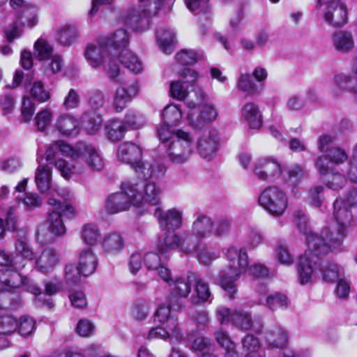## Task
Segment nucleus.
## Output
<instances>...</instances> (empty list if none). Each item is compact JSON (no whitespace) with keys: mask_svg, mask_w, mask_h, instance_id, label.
<instances>
[{"mask_svg":"<svg viewBox=\"0 0 357 357\" xmlns=\"http://www.w3.org/2000/svg\"><path fill=\"white\" fill-rule=\"evenodd\" d=\"M321 176L324 178L326 185L334 190L342 189L347 183L345 176L337 169Z\"/></svg>","mask_w":357,"mask_h":357,"instance_id":"55","label":"nucleus"},{"mask_svg":"<svg viewBox=\"0 0 357 357\" xmlns=\"http://www.w3.org/2000/svg\"><path fill=\"white\" fill-rule=\"evenodd\" d=\"M163 232L158 238V250L162 255H167L171 250L180 248L187 254L192 253V250H187L184 246L187 242V236H180L175 231L176 229H162Z\"/></svg>","mask_w":357,"mask_h":357,"instance_id":"22","label":"nucleus"},{"mask_svg":"<svg viewBox=\"0 0 357 357\" xmlns=\"http://www.w3.org/2000/svg\"><path fill=\"white\" fill-rule=\"evenodd\" d=\"M260 298L259 302L261 305H266L271 311H275L277 310H284L288 306V298L287 297L280 293H275L266 296L268 294L266 287H261L258 290Z\"/></svg>","mask_w":357,"mask_h":357,"instance_id":"31","label":"nucleus"},{"mask_svg":"<svg viewBox=\"0 0 357 357\" xmlns=\"http://www.w3.org/2000/svg\"><path fill=\"white\" fill-rule=\"evenodd\" d=\"M107 137L113 142L121 140L128 131L123 121L118 119L109 120L105 126Z\"/></svg>","mask_w":357,"mask_h":357,"instance_id":"38","label":"nucleus"},{"mask_svg":"<svg viewBox=\"0 0 357 357\" xmlns=\"http://www.w3.org/2000/svg\"><path fill=\"white\" fill-rule=\"evenodd\" d=\"M241 116L251 129H259L262 126V114L258 105L247 102L241 109Z\"/></svg>","mask_w":357,"mask_h":357,"instance_id":"35","label":"nucleus"},{"mask_svg":"<svg viewBox=\"0 0 357 357\" xmlns=\"http://www.w3.org/2000/svg\"><path fill=\"white\" fill-rule=\"evenodd\" d=\"M101 245L104 252L115 255L123 250L125 241L121 233L109 231L104 234Z\"/></svg>","mask_w":357,"mask_h":357,"instance_id":"34","label":"nucleus"},{"mask_svg":"<svg viewBox=\"0 0 357 357\" xmlns=\"http://www.w3.org/2000/svg\"><path fill=\"white\" fill-rule=\"evenodd\" d=\"M98 266V257L91 248H85L79 253L78 266L84 276L93 274Z\"/></svg>","mask_w":357,"mask_h":357,"instance_id":"33","label":"nucleus"},{"mask_svg":"<svg viewBox=\"0 0 357 357\" xmlns=\"http://www.w3.org/2000/svg\"><path fill=\"white\" fill-rule=\"evenodd\" d=\"M215 335L219 345L225 350V357H239L238 352L235 350V343L226 332L220 329L216 331Z\"/></svg>","mask_w":357,"mask_h":357,"instance_id":"51","label":"nucleus"},{"mask_svg":"<svg viewBox=\"0 0 357 357\" xmlns=\"http://www.w3.org/2000/svg\"><path fill=\"white\" fill-rule=\"evenodd\" d=\"M219 146L220 137L218 132L215 130H210L197 139L195 147L202 159L211 161L217 155Z\"/></svg>","mask_w":357,"mask_h":357,"instance_id":"21","label":"nucleus"},{"mask_svg":"<svg viewBox=\"0 0 357 357\" xmlns=\"http://www.w3.org/2000/svg\"><path fill=\"white\" fill-rule=\"evenodd\" d=\"M81 122L87 132L94 134L101 126L102 118L95 111L86 112L82 115Z\"/></svg>","mask_w":357,"mask_h":357,"instance_id":"52","label":"nucleus"},{"mask_svg":"<svg viewBox=\"0 0 357 357\" xmlns=\"http://www.w3.org/2000/svg\"><path fill=\"white\" fill-rule=\"evenodd\" d=\"M82 241L89 246L96 245L100 239V231L98 226L93 223L84 224L80 230Z\"/></svg>","mask_w":357,"mask_h":357,"instance_id":"42","label":"nucleus"},{"mask_svg":"<svg viewBox=\"0 0 357 357\" xmlns=\"http://www.w3.org/2000/svg\"><path fill=\"white\" fill-rule=\"evenodd\" d=\"M191 349L197 352L199 357H202L204 353L206 354L212 351L211 341L208 337H198L193 341Z\"/></svg>","mask_w":357,"mask_h":357,"instance_id":"64","label":"nucleus"},{"mask_svg":"<svg viewBox=\"0 0 357 357\" xmlns=\"http://www.w3.org/2000/svg\"><path fill=\"white\" fill-rule=\"evenodd\" d=\"M105 41L99 39L96 43L89 44L85 51V57L89 65L97 68L103 66L108 78L114 82H119L120 70L116 59L109 54Z\"/></svg>","mask_w":357,"mask_h":357,"instance_id":"10","label":"nucleus"},{"mask_svg":"<svg viewBox=\"0 0 357 357\" xmlns=\"http://www.w3.org/2000/svg\"><path fill=\"white\" fill-rule=\"evenodd\" d=\"M56 129L64 135L76 133L78 128L77 119L71 115L64 114L59 116L56 123Z\"/></svg>","mask_w":357,"mask_h":357,"instance_id":"46","label":"nucleus"},{"mask_svg":"<svg viewBox=\"0 0 357 357\" xmlns=\"http://www.w3.org/2000/svg\"><path fill=\"white\" fill-rule=\"evenodd\" d=\"M3 276L9 277L6 278H0L1 281L5 283L7 287L3 291L8 294L9 295L10 294L8 292L12 290L23 288L26 291L34 295L38 296H42L40 288L37 287L33 280H30L27 277H22L17 272L10 271H6L3 273Z\"/></svg>","mask_w":357,"mask_h":357,"instance_id":"23","label":"nucleus"},{"mask_svg":"<svg viewBox=\"0 0 357 357\" xmlns=\"http://www.w3.org/2000/svg\"><path fill=\"white\" fill-rule=\"evenodd\" d=\"M266 340L272 348H283L287 344L288 337L283 328L274 326L267 331Z\"/></svg>","mask_w":357,"mask_h":357,"instance_id":"39","label":"nucleus"},{"mask_svg":"<svg viewBox=\"0 0 357 357\" xmlns=\"http://www.w3.org/2000/svg\"><path fill=\"white\" fill-rule=\"evenodd\" d=\"M123 122L127 127L131 130H138L143 128L146 122L145 116L139 112L129 109L126 112Z\"/></svg>","mask_w":357,"mask_h":357,"instance_id":"53","label":"nucleus"},{"mask_svg":"<svg viewBox=\"0 0 357 357\" xmlns=\"http://www.w3.org/2000/svg\"><path fill=\"white\" fill-rule=\"evenodd\" d=\"M158 136L165 148L167 158L174 164L186 162L194 153L193 138L188 132L159 127Z\"/></svg>","mask_w":357,"mask_h":357,"instance_id":"3","label":"nucleus"},{"mask_svg":"<svg viewBox=\"0 0 357 357\" xmlns=\"http://www.w3.org/2000/svg\"><path fill=\"white\" fill-rule=\"evenodd\" d=\"M34 56L40 61H47L54 55V47L52 44L44 38H38L34 43Z\"/></svg>","mask_w":357,"mask_h":357,"instance_id":"45","label":"nucleus"},{"mask_svg":"<svg viewBox=\"0 0 357 357\" xmlns=\"http://www.w3.org/2000/svg\"><path fill=\"white\" fill-rule=\"evenodd\" d=\"M16 255L13 257L4 250L0 249V265L10 266L15 269L14 272L18 273L25 266V260H32L33 252L29 248L27 243L22 240H18L15 244Z\"/></svg>","mask_w":357,"mask_h":357,"instance_id":"16","label":"nucleus"},{"mask_svg":"<svg viewBox=\"0 0 357 357\" xmlns=\"http://www.w3.org/2000/svg\"><path fill=\"white\" fill-rule=\"evenodd\" d=\"M79 37V31L74 25L65 24L61 25L57 31L56 38L63 45H70Z\"/></svg>","mask_w":357,"mask_h":357,"instance_id":"44","label":"nucleus"},{"mask_svg":"<svg viewBox=\"0 0 357 357\" xmlns=\"http://www.w3.org/2000/svg\"><path fill=\"white\" fill-rule=\"evenodd\" d=\"M137 190L130 182L121 184V191L110 195L106 201L105 209L111 214L128 210L132 206L138 207L137 203L141 197L136 195Z\"/></svg>","mask_w":357,"mask_h":357,"instance_id":"12","label":"nucleus"},{"mask_svg":"<svg viewBox=\"0 0 357 357\" xmlns=\"http://www.w3.org/2000/svg\"><path fill=\"white\" fill-rule=\"evenodd\" d=\"M149 312L147 303L144 300H137L131 306L130 314L134 319L142 321L147 318Z\"/></svg>","mask_w":357,"mask_h":357,"instance_id":"57","label":"nucleus"},{"mask_svg":"<svg viewBox=\"0 0 357 357\" xmlns=\"http://www.w3.org/2000/svg\"><path fill=\"white\" fill-rule=\"evenodd\" d=\"M155 321L159 326L149 330L147 339H161L167 340L175 339L181 342L183 339L178 318L172 314L170 306L162 304L160 305L154 314Z\"/></svg>","mask_w":357,"mask_h":357,"instance_id":"9","label":"nucleus"},{"mask_svg":"<svg viewBox=\"0 0 357 357\" xmlns=\"http://www.w3.org/2000/svg\"><path fill=\"white\" fill-rule=\"evenodd\" d=\"M232 323L243 331L249 330L259 331L261 326L256 327L254 325L251 314L248 312L235 311L233 312Z\"/></svg>","mask_w":357,"mask_h":357,"instance_id":"41","label":"nucleus"},{"mask_svg":"<svg viewBox=\"0 0 357 357\" xmlns=\"http://www.w3.org/2000/svg\"><path fill=\"white\" fill-rule=\"evenodd\" d=\"M218 116V112L214 106L205 104L199 109V115L194 111L188 114V119L192 127L202 129L205 123L214 121Z\"/></svg>","mask_w":357,"mask_h":357,"instance_id":"30","label":"nucleus"},{"mask_svg":"<svg viewBox=\"0 0 357 357\" xmlns=\"http://www.w3.org/2000/svg\"><path fill=\"white\" fill-rule=\"evenodd\" d=\"M9 294L0 291V334L10 335L16 331L18 326V319L6 308L2 307L6 304L2 299L8 298Z\"/></svg>","mask_w":357,"mask_h":357,"instance_id":"26","label":"nucleus"},{"mask_svg":"<svg viewBox=\"0 0 357 357\" xmlns=\"http://www.w3.org/2000/svg\"><path fill=\"white\" fill-rule=\"evenodd\" d=\"M43 158L50 164H54L66 179H69L74 174L85 173L87 168L100 172L105 166L98 150L84 142L71 146L62 141H56L47 148Z\"/></svg>","mask_w":357,"mask_h":357,"instance_id":"1","label":"nucleus"},{"mask_svg":"<svg viewBox=\"0 0 357 357\" xmlns=\"http://www.w3.org/2000/svg\"><path fill=\"white\" fill-rule=\"evenodd\" d=\"M258 202L266 212L275 218L282 216L289 204L286 192L275 185L266 188L260 193Z\"/></svg>","mask_w":357,"mask_h":357,"instance_id":"11","label":"nucleus"},{"mask_svg":"<svg viewBox=\"0 0 357 357\" xmlns=\"http://www.w3.org/2000/svg\"><path fill=\"white\" fill-rule=\"evenodd\" d=\"M348 159L346 151L337 146L331 149L326 154H322L317 158L315 168L321 176L335 171L336 167L344 163Z\"/></svg>","mask_w":357,"mask_h":357,"instance_id":"18","label":"nucleus"},{"mask_svg":"<svg viewBox=\"0 0 357 357\" xmlns=\"http://www.w3.org/2000/svg\"><path fill=\"white\" fill-rule=\"evenodd\" d=\"M181 116L182 113L180 107L173 104L167 105L164 108L162 113L164 124L160 127H166L172 130H176L173 128V126L180 121Z\"/></svg>","mask_w":357,"mask_h":357,"instance_id":"43","label":"nucleus"},{"mask_svg":"<svg viewBox=\"0 0 357 357\" xmlns=\"http://www.w3.org/2000/svg\"><path fill=\"white\" fill-rule=\"evenodd\" d=\"M293 222L298 232L305 237L307 244V249L301 256L297 264V273L300 274L301 281L305 282L309 280L311 273L310 266L307 264L309 257L324 253L329 248L326 246L321 233L319 235L312 231L308 218L303 211L298 210L294 213Z\"/></svg>","mask_w":357,"mask_h":357,"instance_id":"2","label":"nucleus"},{"mask_svg":"<svg viewBox=\"0 0 357 357\" xmlns=\"http://www.w3.org/2000/svg\"><path fill=\"white\" fill-rule=\"evenodd\" d=\"M227 267L219 273L220 286L231 298L236 292L235 282L245 273L248 266V256L245 248L230 246L226 252Z\"/></svg>","mask_w":357,"mask_h":357,"instance_id":"5","label":"nucleus"},{"mask_svg":"<svg viewBox=\"0 0 357 357\" xmlns=\"http://www.w3.org/2000/svg\"><path fill=\"white\" fill-rule=\"evenodd\" d=\"M183 211L176 208L163 211L160 208L155 209L153 215L158 220L162 229H178L183 225Z\"/></svg>","mask_w":357,"mask_h":357,"instance_id":"24","label":"nucleus"},{"mask_svg":"<svg viewBox=\"0 0 357 357\" xmlns=\"http://www.w3.org/2000/svg\"><path fill=\"white\" fill-rule=\"evenodd\" d=\"M167 255L158 252H148L144 256V264L148 270H158L163 263L167 262Z\"/></svg>","mask_w":357,"mask_h":357,"instance_id":"54","label":"nucleus"},{"mask_svg":"<svg viewBox=\"0 0 357 357\" xmlns=\"http://www.w3.org/2000/svg\"><path fill=\"white\" fill-rule=\"evenodd\" d=\"M134 189L137 190L136 195L141 197L137 206L140 207L147 204L151 206H156L160 202V190L153 182H148L146 184L132 183Z\"/></svg>","mask_w":357,"mask_h":357,"instance_id":"25","label":"nucleus"},{"mask_svg":"<svg viewBox=\"0 0 357 357\" xmlns=\"http://www.w3.org/2000/svg\"><path fill=\"white\" fill-rule=\"evenodd\" d=\"M35 183L40 192H47L51 195L55 192L59 196H64L52 186V168L48 165L39 162L35 173Z\"/></svg>","mask_w":357,"mask_h":357,"instance_id":"27","label":"nucleus"},{"mask_svg":"<svg viewBox=\"0 0 357 357\" xmlns=\"http://www.w3.org/2000/svg\"><path fill=\"white\" fill-rule=\"evenodd\" d=\"M283 166L273 157L258 159L255 165V176L260 181L275 182L282 176Z\"/></svg>","mask_w":357,"mask_h":357,"instance_id":"17","label":"nucleus"},{"mask_svg":"<svg viewBox=\"0 0 357 357\" xmlns=\"http://www.w3.org/2000/svg\"><path fill=\"white\" fill-rule=\"evenodd\" d=\"M316 8L322 10L324 20L333 27L347 22V7L340 0H318Z\"/></svg>","mask_w":357,"mask_h":357,"instance_id":"14","label":"nucleus"},{"mask_svg":"<svg viewBox=\"0 0 357 357\" xmlns=\"http://www.w3.org/2000/svg\"><path fill=\"white\" fill-rule=\"evenodd\" d=\"M204 58V53L199 50L183 49L176 54V61L183 66L192 65Z\"/></svg>","mask_w":357,"mask_h":357,"instance_id":"47","label":"nucleus"},{"mask_svg":"<svg viewBox=\"0 0 357 357\" xmlns=\"http://www.w3.org/2000/svg\"><path fill=\"white\" fill-rule=\"evenodd\" d=\"M199 261L203 264H209L212 261L220 257V252L218 249L206 247L202 242L196 245L195 250Z\"/></svg>","mask_w":357,"mask_h":357,"instance_id":"49","label":"nucleus"},{"mask_svg":"<svg viewBox=\"0 0 357 357\" xmlns=\"http://www.w3.org/2000/svg\"><path fill=\"white\" fill-rule=\"evenodd\" d=\"M122 21L135 31H144L150 25V18L144 15L139 8L137 10L135 8H128L122 17Z\"/></svg>","mask_w":357,"mask_h":357,"instance_id":"28","label":"nucleus"},{"mask_svg":"<svg viewBox=\"0 0 357 357\" xmlns=\"http://www.w3.org/2000/svg\"><path fill=\"white\" fill-rule=\"evenodd\" d=\"M211 233L215 236H224L227 235L231 230V222L228 218H218L212 220Z\"/></svg>","mask_w":357,"mask_h":357,"instance_id":"60","label":"nucleus"},{"mask_svg":"<svg viewBox=\"0 0 357 357\" xmlns=\"http://www.w3.org/2000/svg\"><path fill=\"white\" fill-rule=\"evenodd\" d=\"M335 83L340 88L357 93V79L347 74H338L334 77Z\"/></svg>","mask_w":357,"mask_h":357,"instance_id":"56","label":"nucleus"},{"mask_svg":"<svg viewBox=\"0 0 357 357\" xmlns=\"http://www.w3.org/2000/svg\"><path fill=\"white\" fill-rule=\"evenodd\" d=\"M242 344L243 349L248 351L245 357H262L259 353L261 344L256 337L252 335H246L242 340Z\"/></svg>","mask_w":357,"mask_h":357,"instance_id":"58","label":"nucleus"},{"mask_svg":"<svg viewBox=\"0 0 357 357\" xmlns=\"http://www.w3.org/2000/svg\"><path fill=\"white\" fill-rule=\"evenodd\" d=\"M88 103L94 111L100 109L105 103V93L98 89H93L88 92Z\"/></svg>","mask_w":357,"mask_h":357,"instance_id":"61","label":"nucleus"},{"mask_svg":"<svg viewBox=\"0 0 357 357\" xmlns=\"http://www.w3.org/2000/svg\"><path fill=\"white\" fill-rule=\"evenodd\" d=\"M212 225V219L210 217L202 213L197 214L192 225L191 234H185L187 242L184 246L185 249L193 252L197 245H199L204 239L211 236Z\"/></svg>","mask_w":357,"mask_h":357,"instance_id":"15","label":"nucleus"},{"mask_svg":"<svg viewBox=\"0 0 357 357\" xmlns=\"http://www.w3.org/2000/svg\"><path fill=\"white\" fill-rule=\"evenodd\" d=\"M190 279L192 280L193 284L195 285L196 293L198 298L202 302H211L213 296L208 284L202 280L195 273H191L190 275Z\"/></svg>","mask_w":357,"mask_h":357,"instance_id":"50","label":"nucleus"},{"mask_svg":"<svg viewBox=\"0 0 357 357\" xmlns=\"http://www.w3.org/2000/svg\"><path fill=\"white\" fill-rule=\"evenodd\" d=\"M191 273L189 272L186 276L176 278L169 283L172 298L170 299V304L167 305L170 306V309L173 307L176 310H181L185 307L184 302L181 299L187 298L191 292L193 284L190 279Z\"/></svg>","mask_w":357,"mask_h":357,"instance_id":"20","label":"nucleus"},{"mask_svg":"<svg viewBox=\"0 0 357 357\" xmlns=\"http://www.w3.org/2000/svg\"><path fill=\"white\" fill-rule=\"evenodd\" d=\"M333 216L336 227H324L321 230V236L325 240L328 248L332 252H337L341 250L347 229L351 226L354 218L351 211L341 198H337L333 202Z\"/></svg>","mask_w":357,"mask_h":357,"instance_id":"4","label":"nucleus"},{"mask_svg":"<svg viewBox=\"0 0 357 357\" xmlns=\"http://www.w3.org/2000/svg\"><path fill=\"white\" fill-rule=\"evenodd\" d=\"M175 0H139L138 8L141 13L150 19L162 8H169Z\"/></svg>","mask_w":357,"mask_h":357,"instance_id":"36","label":"nucleus"},{"mask_svg":"<svg viewBox=\"0 0 357 357\" xmlns=\"http://www.w3.org/2000/svg\"><path fill=\"white\" fill-rule=\"evenodd\" d=\"M101 39L105 41V46L109 49V54L123 64L126 68L135 74L142 71L141 61L126 48L129 40L125 29H118L107 38Z\"/></svg>","mask_w":357,"mask_h":357,"instance_id":"6","label":"nucleus"},{"mask_svg":"<svg viewBox=\"0 0 357 357\" xmlns=\"http://www.w3.org/2000/svg\"><path fill=\"white\" fill-rule=\"evenodd\" d=\"M142 149L135 143L127 142L121 144L118 147L119 160L130 165L139 178L148 179L152 176L158 177L160 174H163L164 167H159L158 172H156L151 163L142 160Z\"/></svg>","mask_w":357,"mask_h":357,"instance_id":"8","label":"nucleus"},{"mask_svg":"<svg viewBox=\"0 0 357 357\" xmlns=\"http://www.w3.org/2000/svg\"><path fill=\"white\" fill-rule=\"evenodd\" d=\"M49 209L47 222L48 229L51 234L45 236V228L40 227L38 231L37 238L41 243H48L54 240V236H59L66 233V227L61 215L70 216L74 214L75 208L69 204L61 202L57 198L52 197L48 198Z\"/></svg>","mask_w":357,"mask_h":357,"instance_id":"7","label":"nucleus"},{"mask_svg":"<svg viewBox=\"0 0 357 357\" xmlns=\"http://www.w3.org/2000/svg\"><path fill=\"white\" fill-rule=\"evenodd\" d=\"M17 20L24 26L33 27L38 22V10L32 4L24 7L17 17Z\"/></svg>","mask_w":357,"mask_h":357,"instance_id":"48","label":"nucleus"},{"mask_svg":"<svg viewBox=\"0 0 357 357\" xmlns=\"http://www.w3.org/2000/svg\"><path fill=\"white\" fill-rule=\"evenodd\" d=\"M331 250H327L324 253L316 255L314 257H309L307 264L310 266L311 273L307 282H301L300 274L298 273V281L301 284H305L311 281L314 273H319L322 280L328 282H334L338 280L343 275L344 270L342 267L333 262H328L324 259V257Z\"/></svg>","mask_w":357,"mask_h":357,"instance_id":"13","label":"nucleus"},{"mask_svg":"<svg viewBox=\"0 0 357 357\" xmlns=\"http://www.w3.org/2000/svg\"><path fill=\"white\" fill-rule=\"evenodd\" d=\"M139 91V82L136 80L122 82L116 88L112 98V107L116 112H121Z\"/></svg>","mask_w":357,"mask_h":357,"instance_id":"19","label":"nucleus"},{"mask_svg":"<svg viewBox=\"0 0 357 357\" xmlns=\"http://www.w3.org/2000/svg\"><path fill=\"white\" fill-rule=\"evenodd\" d=\"M331 43L335 50L342 54L351 52L355 46L353 34L346 30L335 31L332 35Z\"/></svg>","mask_w":357,"mask_h":357,"instance_id":"32","label":"nucleus"},{"mask_svg":"<svg viewBox=\"0 0 357 357\" xmlns=\"http://www.w3.org/2000/svg\"><path fill=\"white\" fill-rule=\"evenodd\" d=\"M237 87L239 90L249 95L258 93L255 82L249 73H241L238 79Z\"/></svg>","mask_w":357,"mask_h":357,"instance_id":"59","label":"nucleus"},{"mask_svg":"<svg viewBox=\"0 0 357 357\" xmlns=\"http://www.w3.org/2000/svg\"><path fill=\"white\" fill-rule=\"evenodd\" d=\"M33 259H36V268L45 274L52 271L60 260L59 252L53 248L43 250L38 256L33 253Z\"/></svg>","mask_w":357,"mask_h":357,"instance_id":"29","label":"nucleus"},{"mask_svg":"<svg viewBox=\"0 0 357 357\" xmlns=\"http://www.w3.org/2000/svg\"><path fill=\"white\" fill-rule=\"evenodd\" d=\"M324 187L323 185H314L307 192V199L312 206L316 208L321 206L324 200Z\"/></svg>","mask_w":357,"mask_h":357,"instance_id":"62","label":"nucleus"},{"mask_svg":"<svg viewBox=\"0 0 357 357\" xmlns=\"http://www.w3.org/2000/svg\"><path fill=\"white\" fill-rule=\"evenodd\" d=\"M306 175L307 172L301 165L294 164L287 167L283 166L281 178L287 183L296 185Z\"/></svg>","mask_w":357,"mask_h":357,"instance_id":"40","label":"nucleus"},{"mask_svg":"<svg viewBox=\"0 0 357 357\" xmlns=\"http://www.w3.org/2000/svg\"><path fill=\"white\" fill-rule=\"evenodd\" d=\"M156 37L160 49L165 54H171L176 43V33L169 26H160L156 32Z\"/></svg>","mask_w":357,"mask_h":357,"instance_id":"37","label":"nucleus"},{"mask_svg":"<svg viewBox=\"0 0 357 357\" xmlns=\"http://www.w3.org/2000/svg\"><path fill=\"white\" fill-rule=\"evenodd\" d=\"M29 92L31 97L40 102H45L50 98V92L45 89L41 81L34 82L30 88Z\"/></svg>","mask_w":357,"mask_h":357,"instance_id":"63","label":"nucleus"}]
</instances>
